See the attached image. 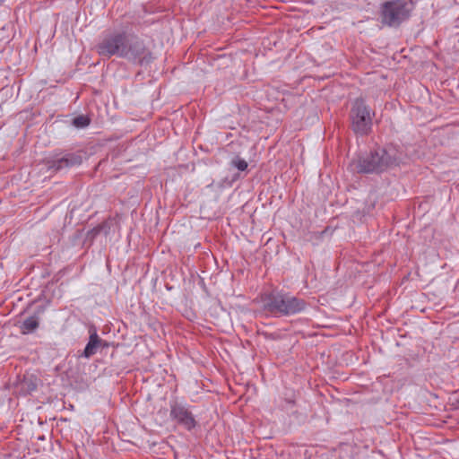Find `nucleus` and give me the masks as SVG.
<instances>
[{
	"label": "nucleus",
	"instance_id": "12",
	"mask_svg": "<svg viewBox=\"0 0 459 459\" xmlns=\"http://www.w3.org/2000/svg\"><path fill=\"white\" fill-rule=\"evenodd\" d=\"M231 166L237 168L238 170L240 171H244L247 169V162L239 158L238 156L235 157L231 162H230Z\"/></svg>",
	"mask_w": 459,
	"mask_h": 459
},
{
	"label": "nucleus",
	"instance_id": "10",
	"mask_svg": "<svg viewBox=\"0 0 459 459\" xmlns=\"http://www.w3.org/2000/svg\"><path fill=\"white\" fill-rule=\"evenodd\" d=\"M90 117L84 115L77 116L73 119V125L77 128L86 127L90 125Z\"/></svg>",
	"mask_w": 459,
	"mask_h": 459
},
{
	"label": "nucleus",
	"instance_id": "1",
	"mask_svg": "<svg viewBox=\"0 0 459 459\" xmlns=\"http://www.w3.org/2000/svg\"><path fill=\"white\" fill-rule=\"evenodd\" d=\"M95 48L103 58L117 56L140 66H147L154 59L145 40L133 31L108 32L101 38Z\"/></svg>",
	"mask_w": 459,
	"mask_h": 459
},
{
	"label": "nucleus",
	"instance_id": "8",
	"mask_svg": "<svg viewBox=\"0 0 459 459\" xmlns=\"http://www.w3.org/2000/svg\"><path fill=\"white\" fill-rule=\"evenodd\" d=\"M108 344L105 341H103L97 333L96 329H90V337L89 342L86 344L82 356L85 358H90L94 355L100 347H107Z\"/></svg>",
	"mask_w": 459,
	"mask_h": 459
},
{
	"label": "nucleus",
	"instance_id": "11",
	"mask_svg": "<svg viewBox=\"0 0 459 459\" xmlns=\"http://www.w3.org/2000/svg\"><path fill=\"white\" fill-rule=\"evenodd\" d=\"M108 230H109L108 223V222H103L101 224H99L95 228H93L91 230L90 234L94 238V237H96L98 234H100L101 232H104V234L107 235L108 233Z\"/></svg>",
	"mask_w": 459,
	"mask_h": 459
},
{
	"label": "nucleus",
	"instance_id": "4",
	"mask_svg": "<svg viewBox=\"0 0 459 459\" xmlns=\"http://www.w3.org/2000/svg\"><path fill=\"white\" fill-rule=\"evenodd\" d=\"M412 9L411 0L387 1L381 7V22L389 27H398L409 19Z\"/></svg>",
	"mask_w": 459,
	"mask_h": 459
},
{
	"label": "nucleus",
	"instance_id": "7",
	"mask_svg": "<svg viewBox=\"0 0 459 459\" xmlns=\"http://www.w3.org/2000/svg\"><path fill=\"white\" fill-rule=\"evenodd\" d=\"M82 161V156L75 153H66L61 158L55 159L48 162V169L54 171H60L65 169L79 166Z\"/></svg>",
	"mask_w": 459,
	"mask_h": 459
},
{
	"label": "nucleus",
	"instance_id": "5",
	"mask_svg": "<svg viewBox=\"0 0 459 459\" xmlns=\"http://www.w3.org/2000/svg\"><path fill=\"white\" fill-rule=\"evenodd\" d=\"M371 109L364 100L356 99L350 111L351 127L356 135L364 136L370 133L372 127Z\"/></svg>",
	"mask_w": 459,
	"mask_h": 459
},
{
	"label": "nucleus",
	"instance_id": "13",
	"mask_svg": "<svg viewBox=\"0 0 459 459\" xmlns=\"http://www.w3.org/2000/svg\"><path fill=\"white\" fill-rule=\"evenodd\" d=\"M36 389V385H32V386L30 387V390H34Z\"/></svg>",
	"mask_w": 459,
	"mask_h": 459
},
{
	"label": "nucleus",
	"instance_id": "9",
	"mask_svg": "<svg viewBox=\"0 0 459 459\" xmlns=\"http://www.w3.org/2000/svg\"><path fill=\"white\" fill-rule=\"evenodd\" d=\"M39 325V317L36 315L30 316L24 319L20 325L21 333L28 334L33 333Z\"/></svg>",
	"mask_w": 459,
	"mask_h": 459
},
{
	"label": "nucleus",
	"instance_id": "6",
	"mask_svg": "<svg viewBox=\"0 0 459 459\" xmlns=\"http://www.w3.org/2000/svg\"><path fill=\"white\" fill-rule=\"evenodd\" d=\"M169 407V417L171 420L175 421L178 426L187 431H191L196 427L197 420L186 405L175 401L170 403Z\"/></svg>",
	"mask_w": 459,
	"mask_h": 459
},
{
	"label": "nucleus",
	"instance_id": "2",
	"mask_svg": "<svg viewBox=\"0 0 459 459\" xmlns=\"http://www.w3.org/2000/svg\"><path fill=\"white\" fill-rule=\"evenodd\" d=\"M403 158V152L394 146L377 148L360 156L357 160L356 169L359 173H381L399 166Z\"/></svg>",
	"mask_w": 459,
	"mask_h": 459
},
{
	"label": "nucleus",
	"instance_id": "3",
	"mask_svg": "<svg viewBox=\"0 0 459 459\" xmlns=\"http://www.w3.org/2000/svg\"><path fill=\"white\" fill-rule=\"evenodd\" d=\"M267 311L281 316H291L305 310L307 302L288 293L273 291L264 299Z\"/></svg>",
	"mask_w": 459,
	"mask_h": 459
}]
</instances>
